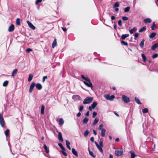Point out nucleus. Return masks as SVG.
Returning a JSON list of instances; mask_svg holds the SVG:
<instances>
[{"mask_svg": "<svg viewBox=\"0 0 158 158\" xmlns=\"http://www.w3.org/2000/svg\"><path fill=\"white\" fill-rule=\"evenodd\" d=\"M89 115V111H87L86 113L85 114V115L86 116H88Z\"/></svg>", "mask_w": 158, "mask_h": 158, "instance_id": "62", "label": "nucleus"}, {"mask_svg": "<svg viewBox=\"0 0 158 158\" xmlns=\"http://www.w3.org/2000/svg\"><path fill=\"white\" fill-rule=\"evenodd\" d=\"M72 98L74 100H76L77 99H79L80 98V97L77 95H73L72 97Z\"/></svg>", "mask_w": 158, "mask_h": 158, "instance_id": "16", "label": "nucleus"}, {"mask_svg": "<svg viewBox=\"0 0 158 158\" xmlns=\"http://www.w3.org/2000/svg\"><path fill=\"white\" fill-rule=\"evenodd\" d=\"M144 40H143L140 43L139 46L141 48H143V46L144 44Z\"/></svg>", "mask_w": 158, "mask_h": 158, "instance_id": "36", "label": "nucleus"}, {"mask_svg": "<svg viewBox=\"0 0 158 158\" xmlns=\"http://www.w3.org/2000/svg\"><path fill=\"white\" fill-rule=\"evenodd\" d=\"M59 124H60V125H61L62 124H63V123H64V121L62 118H60L59 120Z\"/></svg>", "mask_w": 158, "mask_h": 158, "instance_id": "37", "label": "nucleus"}, {"mask_svg": "<svg viewBox=\"0 0 158 158\" xmlns=\"http://www.w3.org/2000/svg\"><path fill=\"white\" fill-rule=\"evenodd\" d=\"M146 27H143L139 30V32H142L146 29Z\"/></svg>", "mask_w": 158, "mask_h": 158, "instance_id": "41", "label": "nucleus"}, {"mask_svg": "<svg viewBox=\"0 0 158 158\" xmlns=\"http://www.w3.org/2000/svg\"><path fill=\"white\" fill-rule=\"evenodd\" d=\"M26 51L27 52H30L32 51V50L31 48H28L26 49Z\"/></svg>", "mask_w": 158, "mask_h": 158, "instance_id": "55", "label": "nucleus"}, {"mask_svg": "<svg viewBox=\"0 0 158 158\" xmlns=\"http://www.w3.org/2000/svg\"><path fill=\"white\" fill-rule=\"evenodd\" d=\"M9 131H10L9 129H7L5 131V134L6 136V137L8 136V135H9Z\"/></svg>", "mask_w": 158, "mask_h": 158, "instance_id": "43", "label": "nucleus"}, {"mask_svg": "<svg viewBox=\"0 0 158 158\" xmlns=\"http://www.w3.org/2000/svg\"><path fill=\"white\" fill-rule=\"evenodd\" d=\"M58 139H59L61 142H63V138L62 137V134L60 132H58Z\"/></svg>", "mask_w": 158, "mask_h": 158, "instance_id": "11", "label": "nucleus"}, {"mask_svg": "<svg viewBox=\"0 0 158 158\" xmlns=\"http://www.w3.org/2000/svg\"><path fill=\"white\" fill-rule=\"evenodd\" d=\"M129 36V35L128 34H126L125 35H123L121 37V38L123 40H124L127 37Z\"/></svg>", "mask_w": 158, "mask_h": 158, "instance_id": "18", "label": "nucleus"}, {"mask_svg": "<svg viewBox=\"0 0 158 158\" xmlns=\"http://www.w3.org/2000/svg\"><path fill=\"white\" fill-rule=\"evenodd\" d=\"M85 81H84L83 83L84 84L88 87L91 88L93 87V85L91 82L90 81L88 77H86L85 79Z\"/></svg>", "mask_w": 158, "mask_h": 158, "instance_id": "1", "label": "nucleus"}, {"mask_svg": "<svg viewBox=\"0 0 158 158\" xmlns=\"http://www.w3.org/2000/svg\"><path fill=\"white\" fill-rule=\"evenodd\" d=\"M121 43L123 44V45H125V46H127L128 45V44L127 43L125 42L123 40H122L121 41Z\"/></svg>", "mask_w": 158, "mask_h": 158, "instance_id": "47", "label": "nucleus"}, {"mask_svg": "<svg viewBox=\"0 0 158 158\" xmlns=\"http://www.w3.org/2000/svg\"><path fill=\"white\" fill-rule=\"evenodd\" d=\"M155 22H153L152 25V30H153L154 29V28L155 27Z\"/></svg>", "mask_w": 158, "mask_h": 158, "instance_id": "46", "label": "nucleus"}, {"mask_svg": "<svg viewBox=\"0 0 158 158\" xmlns=\"http://www.w3.org/2000/svg\"><path fill=\"white\" fill-rule=\"evenodd\" d=\"M151 21L152 20L149 18H147L144 19V22L145 23H150Z\"/></svg>", "mask_w": 158, "mask_h": 158, "instance_id": "14", "label": "nucleus"}, {"mask_svg": "<svg viewBox=\"0 0 158 158\" xmlns=\"http://www.w3.org/2000/svg\"><path fill=\"white\" fill-rule=\"evenodd\" d=\"M103 127V124H101L99 125V127H98V129L99 130H102L103 129L102 128V127Z\"/></svg>", "mask_w": 158, "mask_h": 158, "instance_id": "57", "label": "nucleus"}, {"mask_svg": "<svg viewBox=\"0 0 158 158\" xmlns=\"http://www.w3.org/2000/svg\"><path fill=\"white\" fill-rule=\"evenodd\" d=\"M44 148L45 149V152L46 153H48L49 152V149H48L47 146L45 144L44 145Z\"/></svg>", "mask_w": 158, "mask_h": 158, "instance_id": "22", "label": "nucleus"}, {"mask_svg": "<svg viewBox=\"0 0 158 158\" xmlns=\"http://www.w3.org/2000/svg\"><path fill=\"white\" fill-rule=\"evenodd\" d=\"M156 35V33L152 32L149 35V38L151 39H152Z\"/></svg>", "mask_w": 158, "mask_h": 158, "instance_id": "20", "label": "nucleus"}, {"mask_svg": "<svg viewBox=\"0 0 158 158\" xmlns=\"http://www.w3.org/2000/svg\"><path fill=\"white\" fill-rule=\"evenodd\" d=\"M27 22L30 28L33 30H34L35 29V27L29 21H27Z\"/></svg>", "mask_w": 158, "mask_h": 158, "instance_id": "8", "label": "nucleus"}, {"mask_svg": "<svg viewBox=\"0 0 158 158\" xmlns=\"http://www.w3.org/2000/svg\"><path fill=\"white\" fill-rule=\"evenodd\" d=\"M104 97L107 99L109 100V98H110V95L108 94H106L104 95Z\"/></svg>", "mask_w": 158, "mask_h": 158, "instance_id": "44", "label": "nucleus"}, {"mask_svg": "<svg viewBox=\"0 0 158 158\" xmlns=\"http://www.w3.org/2000/svg\"><path fill=\"white\" fill-rule=\"evenodd\" d=\"M130 9V7L129 6H127V7L124 10V12H128Z\"/></svg>", "mask_w": 158, "mask_h": 158, "instance_id": "38", "label": "nucleus"}, {"mask_svg": "<svg viewBox=\"0 0 158 158\" xmlns=\"http://www.w3.org/2000/svg\"><path fill=\"white\" fill-rule=\"evenodd\" d=\"M45 107L44 105H42L41 108V113L42 114H44V110Z\"/></svg>", "mask_w": 158, "mask_h": 158, "instance_id": "30", "label": "nucleus"}, {"mask_svg": "<svg viewBox=\"0 0 158 158\" xmlns=\"http://www.w3.org/2000/svg\"><path fill=\"white\" fill-rule=\"evenodd\" d=\"M8 84V81H5L3 84V85L4 86H6Z\"/></svg>", "mask_w": 158, "mask_h": 158, "instance_id": "39", "label": "nucleus"}, {"mask_svg": "<svg viewBox=\"0 0 158 158\" xmlns=\"http://www.w3.org/2000/svg\"><path fill=\"white\" fill-rule=\"evenodd\" d=\"M0 124L2 127H4L5 125V121L2 114L1 113H0Z\"/></svg>", "mask_w": 158, "mask_h": 158, "instance_id": "3", "label": "nucleus"}, {"mask_svg": "<svg viewBox=\"0 0 158 158\" xmlns=\"http://www.w3.org/2000/svg\"><path fill=\"white\" fill-rule=\"evenodd\" d=\"M97 147L98 148V149L99 150L100 152L102 153L103 152V151L102 148V147H101V146L98 145V146H97Z\"/></svg>", "mask_w": 158, "mask_h": 158, "instance_id": "27", "label": "nucleus"}, {"mask_svg": "<svg viewBox=\"0 0 158 158\" xmlns=\"http://www.w3.org/2000/svg\"><path fill=\"white\" fill-rule=\"evenodd\" d=\"M65 151H61V152L65 156H67V154L65 152Z\"/></svg>", "mask_w": 158, "mask_h": 158, "instance_id": "53", "label": "nucleus"}, {"mask_svg": "<svg viewBox=\"0 0 158 158\" xmlns=\"http://www.w3.org/2000/svg\"><path fill=\"white\" fill-rule=\"evenodd\" d=\"M81 115V113L80 112H78L77 114V116L79 117Z\"/></svg>", "mask_w": 158, "mask_h": 158, "instance_id": "64", "label": "nucleus"}, {"mask_svg": "<svg viewBox=\"0 0 158 158\" xmlns=\"http://www.w3.org/2000/svg\"><path fill=\"white\" fill-rule=\"evenodd\" d=\"M42 1V0H37L35 2L36 4L38 5L39 3L41 2Z\"/></svg>", "mask_w": 158, "mask_h": 158, "instance_id": "58", "label": "nucleus"}, {"mask_svg": "<svg viewBox=\"0 0 158 158\" xmlns=\"http://www.w3.org/2000/svg\"><path fill=\"white\" fill-rule=\"evenodd\" d=\"M89 132V131L88 130H86L84 133V135L85 137H86L87 136Z\"/></svg>", "mask_w": 158, "mask_h": 158, "instance_id": "33", "label": "nucleus"}, {"mask_svg": "<svg viewBox=\"0 0 158 158\" xmlns=\"http://www.w3.org/2000/svg\"><path fill=\"white\" fill-rule=\"evenodd\" d=\"M119 6V3L118 2H116L114 4L113 7L114 8H115L116 7H118Z\"/></svg>", "mask_w": 158, "mask_h": 158, "instance_id": "40", "label": "nucleus"}, {"mask_svg": "<svg viewBox=\"0 0 158 158\" xmlns=\"http://www.w3.org/2000/svg\"><path fill=\"white\" fill-rule=\"evenodd\" d=\"M118 24L120 26H122V21L121 20H119L118 22Z\"/></svg>", "mask_w": 158, "mask_h": 158, "instance_id": "56", "label": "nucleus"}, {"mask_svg": "<svg viewBox=\"0 0 158 158\" xmlns=\"http://www.w3.org/2000/svg\"><path fill=\"white\" fill-rule=\"evenodd\" d=\"M89 154L94 157H96V155L94 154L93 152L92 151H91L89 149Z\"/></svg>", "mask_w": 158, "mask_h": 158, "instance_id": "31", "label": "nucleus"}, {"mask_svg": "<svg viewBox=\"0 0 158 158\" xmlns=\"http://www.w3.org/2000/svg\"><path fill=\"white\" fill-rule=\"evenodd\" d=\"M135 100L136 102L139 104H141V103L140 102V101L139 99L136 97H135Z\"/></svg>", "mask_w": 158, "mask_h": 158, "instance_id": "29", "label": "nucleus"}, {"mask_svg": "<svg viewBox=\"0 0 158 158\" xmlns=\"http://www.w3.org/2000/svg\"><path fill=\"white\" fill-rule=\"evenodd\" d=\"M66 146H69V145H70V143L69 141H68L67 140H66Z\"/></svg>", "mask_w": 158, "mask_h": 158, "instance_id": "60", "label": "nucleus"}, {"mask_svg": "<svg viewBox=\"0 0 158 158\" xmlns=\"http://www.w3.org/2000/svg\"><path fill=\"white\" fill-rule=\"evenodd\" d=\"M97 147L98 148V149L99 150L100 152L102 153L103 152V151L102 148V147H101V146L98 145V146H97Z\"/></svg>", "mask_w": 158, "mask_h": 158, "instance_id": "26", "label": "nucleus"}, {"mask_svg": "<svg viewBox=\"0 0 158 158\" xmlns=\"http://www.w3.org/2000/svg\"><path fill=\"white\" fill-rule=\"evenodd\" d=\"M62 28L64 31H67V29L65 27H62Z\"/></svg>", "mask_w": 158, "mask_h": 158, "instance_id": "63", "label": "nucleus"}, {"mask_svg": "<svg viewBox=\"0 0 158 158\" xmlns=\"http://www.w3.org/2000/svg\"><path fill=\"white\" fill-rule=\"evenodd\" d=\"M136 30V28L135 27H134L132 29H131L130 31V33L132 34L134 31H135Z\"/></svg>", "mask_w": 158, "mask_h": 158, "instance_id": "23", "label": "nucleus"}, {"mask_svg": "<svg viewBox=\"0 0 158 158\" xmlns=\"http://www.w3.org/2000/svg\"><path fill=\"white\" fill-rule=\"evenodd\" d=\"M97 114V113L96 112H94L93 113L92 117L93 118H94Z\"/></svg>", "mask_w": 158, "mask_h": 158, "instance_id": "49", "label": "nucleus"}, {"mask_svg": "<svg viewBox=\"0 0 158 158\" xmlns=\"http://www.w3.org/2000/svg\"><path fill=\"white\" fill-rule=\"evenodd\" d=\"M158 47V44H155L152 46L151 48L152 50H154L155 49Z\"/></svg>", "mask_w": 158, "mask_h": 158, "instance_id": "17", "label": "nucleus"}, {"mask_svg": "<svg viewBox=\"0 0 158 158\" xmlns=\"http://www.w3.org/2000/svg\"><path fill=\"white\" fill-rule=\"evenodd\" d=\"M15 27L13 24H11L9 26L8 29V31L11 32L13 31L14 30Z\"/></svg>", "mask_w": 158, "mask_h": 158, "instance_id": "9", "label": "nucleus"}, {"mask_svg": "<svg viewBox=\"0 0 158 158\" xmlns=\"http://www.w3.org/2000/svg\"><path fill=\"white\" fill-rule=\"evenodd\" d=\"M123 152V150H116L115 151V154L116 156H119L122 155Z\"/></svg>", "mask_w": 158, "mask_h": 158, "instance_id": "5", "label": "nucleus"}, {"mask_svg": "<svg viewBox=\"0 0 158 158\" xmlns=\"http://www.w3.org/2000/svg\"><path fill=\"white\" fill-rule=\"evenodd\" d=\"M122 19L124 21H127L128 19V18L126 16L123 17Z\"/></svg>", "mask_w": 158, "mask_h": 158, "instance_id": "48", "label": "nucleus"}, {"mask_svg": "<svg viewBox=\"0 0 158 158\" xmlns=\"http://www.w3.org/2000/svg\"><path fill=\"white\" fill-rule=\"evenodd\" d=\"M97 103L96 102H93L91 106H90L89 107V109L90 111H92V109H94L96 106Z\"/></svg>", "mask_w": 158, "mask_h": 158, "instance_id": "6", "label": "nucleus"}, {"mask_svg": "<svg viewBox=\"0 0 158 158\" xmlns=\"http://www.w3.org/2000/svg\"><path fill=\"white\" fill-rule=\"evenodd\" d=\"M72 153L75 156H77L78 155L77 152L75 150L74 148H73L72 149Z\"/></svg>", "mask_w": 158, "mask_h": 158, "instance_id": "15", "label": "nucleus"}, {"mask_svg": "<svg viewBox=\"0 0 158 158\" xmlns=\"http://www.w3.org/2000/svg\"><path fill=\"white\" fill-rule=\"evenodd\" d=\"M98 121L99 119L97 118H96L93 123V125L94 126L98 122Z\"/></svg>", "mask_w": 158, "mask_h": 158, "instance_id": "25", "label": "nucleus"}, {"mask_svg": "<svg viewBox=\"0 0 158 158\" xmlns=\"http://www.w3.org/2000/svg\"><path fill=\"white\" fill-rule=\"evenodd\" d=\"M114 98V95H112L111 96H110V98H109V100L112 101L113 100V99Z\"/></svg>", "mask_w": 158, "mask_h": 158, "instance_id": "52", "label": "nucleus"}, {"mask_svg": "<svg viewBox=\"0 0 158 158\" xmlns=\"http://www.w3.org/2000/svg\"><path fill=\"white\" fill-rule=\"evenodd\" d=\"M148 109L146 108H144L142 110V112L144 114L148 113Z\"/></svg>", "mask_w": 158, "mask_h": 158, "instance_id": "35", "label": "nucleus"}, {"mask_svg": "<svg viewBox=\"0 0 158 158\" xmlns=\"http://www.w3.org/2000/svg\"><path fill=\"white\" fill-rule=\"evenodd\" d=\"M141 56L143 61H145L146 60V58L145 55L143 54H142Z\"/></svg>", "mask_w": 158, "mask_h": 158, "instance_id": "42", "label": "nucleus"}, {"mask_svg": "<svg viewBox=\"0 0 158 158\" xmlns=\"http://www.w3.org/2000/svg\"><path fill=\"white\" fill-rule=\"evenodd\" d=\"M33 77V76L31 74H30L29 78L28 79V81L30 82L31 81Z\"/></svg>", "mask_w": 158, "mask_h": 158, "instance_id": "32", "label": "nucleus"}, {"mask_svg": "<svg viewBox=\"0 0 158 158\" xmlns=\"http://www.w3.org/2000/svg\"><path fill=\"white\" fill-rule=\"evenodd\" d=\"M130 153L131 154V158H135V157H136L137 156L135 154L133 151H131Z\"/></svg>", "mask_w": 158, "mask_h": 158, "instance_id": "12", "label": "nucleus"}, {"mask_svg": "<svg viewBox=\"0 0 158 158\" xmlns=\"http://www.w3.org/2000/svg\"><path fill=\"white\" fill-rule=\"evenodd\" d=\"M139 34L138 33H136L134 35V39L135 40H136V38L138 37L139 36Z\"/></svg>", "mask_w": 158, "mask_h": 158, "instance_id": "50", "label": "nucleus"}, {"mask_svg": "<svg viewBox=\"0 0 158 158\" xmlns=\"http://www.w3.org/2000/svg\"><path fill=\"white\" fill-rule=\"evenodd\" d=\"M57 45V42L56 40V39H55L53 41L52 44V47L54 48L55 47H56Z\"/></svg>", "mask_w": 158, "mask_h": 158, "instance_id": "19", "label": "nucleus"}, {"mask_svg": "<svg viewBox=\"0 0 158 158\" xmlns=\"http://www.w3.org/2000/svg\"><path fill=\"white\" fill-rule=\"evenodd\" d=\"M36 87L39 90H40L42 88L41 85L40 83H37L35 85Z\"/></svg>", "mask_w": 158, "mask_h": 158, "instance_id": "13", "label": "nucleus"}, {"mask_svg": "<svg viewBox=\"0 0 158 158\" xmlns=\"http://www.w3.org/2000/svg\"><path fill=\"white\" fill-rule=\"evenodd\" d=\"M18 71L17 69H15L13 71L11 75L12 77L14 78L15 75L16 74Z\"/></svg>", "mask_w": 158, "mask_h": 158, "instance_id": "10", "label": "nucleus"}, {"mask_svg": "<svg viewBox=\"0 0 158 158\" xmlns=\"http://www.w3.org/2000/svg\"><path fill=\"white\" fill-rule=\"evenodd\" d=\"M90 140H91V141L92 142H94V137H91L90 138Z\"/></svg>", "mask_w": 158, "mask_h": 158, "instance_id": "61", "label": "nucleus"}, {"mask_svg": "<svg viewBox=\"0 0 158 158\" xmlns=\"http://www.w3.org/2000/svg\"><path fill=\"white\" fill-rule=\"evenodd\" d=\"M100 130L101 131V136L102 137H104L105 135L106 130L105 129H103Z\"/></svg>", "mask_w": 158, "mask_h": 158, "instance_id": "21", "label": "nucleus"}, {"mask_svg": "<svg viewBox=\"0 0 158 158\" xmlns=\"http://www.w3.org/2000/svg\"><path fill=\"white\" fill-rule=\"evenodd\" d=\"M158 56V54L157 53H155L152 56V58L153 59L156 58Z\"/></svg>", "mask_w": 158, "mask_h": 158, "instance_id": "51", "label": "nucleus"}, {"mask_svg": "<svg viewBox=\"0 0 158 158\" xmlns=\"http://www.w3.org/2000/svg\"><path fill=\"white\" fill-rule=\"evenodd\" d=\"M84 108V106L82 105H81L80 106V108H79V110L80 111H81L83 110Z\"/></svg>", "mask_w": 158, "mask_h": 158, "instance_id": "54", "label": "nucleus"}, {"mask_svg": "<svg viewBox=\"0 0 158 158\" xmlns=\"http://www.w3.org/2000/svg\"><path fill=\"white\" fill-rule=\"evenodd\" d=\"M16 23L18 25H20V19L19 18H17L16 20Z\"/></svg>", "mask_w": 158, "mask_h": 158, "instance_id": "28", "label": "nucleus"}, {"mask_svg": "<svg viewBox=\"0 0 158 158\" xmlns=\"http://www.w3.org/2000/svg\"><path fill=\"white\" fill-rule=\"evenodd\" d=\"M47 76H45L43 78V80H42L43 82H44L45 81V80L46 79H47Z\"/></svg>", "mask_w": 158, "mask_h": 158, "instance_id": "59", "label": "nucleus"}, {"mask_svg": "<svg viewBox=\"0 0 158 158\" xmlns=\"http://www.w3.org/2000/svg\"><path fill=\"white\" fill-rule=\"evenodd\" d=\"M93 98L92 97H87L83 101V104H87L90 103L92 101Z\"/></svg>", "mask_w": 158, "mask_h": 158, "instance_id": "2", "label": "nucleus"}, {"mask_svg": "<svg viewBox=\"0 0 158 158\" xmlns=\"http://www.w3.org/2000/svg\"><path fill=\"white\" fill-rule=\"evenodd\" d=\"M122 100L126 103H127L130 101L129 98L127 96L123 95L122 96Z\"/></svg>", "mask_w": 158, "mask_h": 158, "instance_id": "4", "label": "nucleus"}, {"mask_svg": "<svg viewBox=\"0 0 158 158\" xmlns=\"http://www.w3.org/2000/svg\"><path fill=\"white\" fill-rule=\"evenodd\" d=\"M89 121V119L85 117L83 120V123L84 124H86Z\"/></svg>", "mask_w": 158, "mask_h": 158, "instance_id": "24", "label": "nucleus"}, {"mask_svg": "<svg viewBox=\"0 0 158 158\" xmlns=\"http://www.w3.org/2000/svg\"><path fill=\"white\" fill-rule=\"evenodd\" d=\"M99 145L101 146V147L103 146V140L102 139H100Z\"/></svg>", "mask_w": 158, "mask_h": 158, "instance_id": "45", "label": "nucleus"}, {"mask_svg": "<svg viewBox=\"0 0 158 158\" xmlns=\"http://www.w3.org/2000/svg\"><path fill=\"white\" fill-rule=\"evenodd\" d=\"M58 145L63 150L65 151V149L61 143H59Z\"/></svg>", "mask_w": 158, "mask_h": 158, "instance_id": "34", "label": "nucleus"}, {"mask_svg": "<svg viewBox=\"0 0 158 158\" xmlns=\"http://www.w3.org/2000/svg\"><path fill=\"white\" fill-rule=\"evenodd\" d=\"M35 85V82H33L30 85L29 92L30 93H31L34 89V88Z\"/></svg>", "mask_w": 158, "mask_h": 158, "instance_id": "7", "label": "nucleus"}]
</instances>
